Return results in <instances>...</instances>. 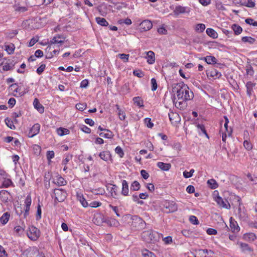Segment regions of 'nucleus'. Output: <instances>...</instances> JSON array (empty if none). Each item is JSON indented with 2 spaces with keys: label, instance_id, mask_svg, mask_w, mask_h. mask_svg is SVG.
<instances>
[{
  "label": "nucleus",
  "instance_id": "f257e3e1",
  "mask_svg": "<svg viewBox=\"0 0 257 257\" xmlns=\"http://www.w3.org/2000/svg\"><path fill=\"white\" fill-rule=\"evenodd\" d=\"M173 91L175 93L173 103L176 107L183 110L187 107V101L193 99L194 94L189 87L183 82L175 84Z\"/></svg>",
  "mask_w": 257,
  "mask_h": 257
},
{
  "label": "nucleus",
  "instance_id": "f03ea898",
  "mask_svg": "<svg viewBox=\"0 0 257 257\" xmlns=\"http://www.w3.org/2000/svg\"><path fill=\"white\" fill-rule=\"evenodd\" d=\"M142 238L147 243H155L160 238V234L152 229L144 231L141 235Z\"/></svg>",
  "mask_w": 257,
  "mask_h": 257
},
{
  "label": "nucleus",
  "instance_id": "7ed1b4c3",
  "mask_svg": "<svg viewBox=\"0 0 257 257\" xmlns=\"http://www.w3.org/2000/svg\"><path fill=\"white\" fill-rule=\"evenodd\" d=\"M63 37L61 35H57L54 36L49 42V46L47 47L46 51H50L52 49L59 48L62 44L64 41L62 40Z\"/></svg>",
  "mask_w": 257,
  "mask_h": 257
},
{
  "label": "nucleus",
  "instance_id": "20e7f679",
  "mask_svg": "<svg viewBox=\"0 0 257 257\" xmlns=\"http://www.w3.org/2000/svg\"><path fill=\"white\" fill-rule=\"evenodd\" d=\"M145 222L140 217L137 215L132 216L131 226L132 229L136 230H141L145 227Z\"/></svg>",
  "mask_w": 257,
  "mask_h": 257
},
{
  "label": "nucleus",
  "instance_id": "39448f33",
  "mask_svg": "<svg viewBox=\"0 0 257 257\" xmlns=\"http://www.w3.org/2000/svg\"><path fill=\"white\" fill-rule=\"evenodd\" d=\"M67 192L62 189H55L52 197L55 198V201L57 202H63L67 197Z\"/></svg>",
  "mask_w": 257,
  "mask_h": 257
},
{
  "label": "nucleus",
  "instance_id": "423d86ee",
  "mask_svg": "<svg viewBox=\"0 0 257 257\" xmlns=\"http://www.w3.org/2000/svg\"><path fill=\"white\" fill-rule=\"evenodd\" d=\"M27 235L30 239L36 240L40 236V231L36 227L31 226L29 228Z\"/></svg>",
  "mask_w": 257,
  "mask_h": 257
},
{
  "label": "nucleus",
  "instance_id": "0eeeda50",
  "mask_svg": "<svg viewBox=\"0 0 257 257\" xmlns=\"http://www.w3.org/2000/svg\"><path fill=\"white\" fill-rule=\"evenodd\" d=\"M163 206L168 210V212H174L178 209L177 204L172 201L166 200L163 203Z\"/></svg>",
  "mask_w": 257,
  "mask_h": 257
},
{
  "label": "nucleus",
  "instance_id": "6e6552de",
  "mask_svg": "<svg viewBox=\"0 0 257 257\" xmlns=\"http://www.w3.org/2000/svg\"><path fill=\"white\" fill-rule=\"evenodd\" d=\"M191 11V9L188 7H183L180 5L177 6L175 7L173 13L175 15L178 16L182 14H189Z\"/></svg>",
  "mask_w": 257,
  "mask_h": 257
},
{
  "label": "nucleus",
  "instance_id": "1a4fd4ad",
  "mask_svg": "<svg viewBox=\"0 0 257 257\" xmlns=\"http://www.w3.org/2000/svg\"><path fill=\"white\" fill-rule=\"evenodd\" d=\"M153 24L151 21L145 20L140 24V30L141 32H146L152 29Z\"/></svg>",
  "mask_w": 257,
  "mask_h": 257
},
{
  "label": "nucleus",
  "instance_id": "9d476101",
  "mask_svg": "<svg viewBox=\"0 0 257 257\" xmlns=\"http://www.w3.org/2000/svg\"><path fill=\"white\" fill-rule=\"evenodd\" d=\"M107 190L110 194L111 196L116 198L118 195V188L114 184H108L106 186Z\"/></svg>",
  "mask_w": 257,
  "mask_h": 257
},
{
  "label": "nucleus",
  "instance_id": "9b49d317",
  "mask_svg": "<svg viewBox=\"0 0 257 257\" xmlns=\"http://www.w3.org/2000/svg\"><path fill=\"white\" fill-rule=\"evenodd\" d=\"M171 123L176 125L180 122V117L177 113L171 112L168 114Z\"/></svg>",
  "mask_w": 257,
  "mask_h": 257
},
{
  "label": "nucleus",
  "instance_id": "f8f14e48",
  "mask_svg": "<svg viewBox=\"0 0 257 257\" xmlns=\"http://www.w3.org/2000/svg\"><path fill=\"white\" fill-rule=\"evenodd\" d=\"M40 124L39 123H35L30 130L28 133V137L29 138H33L38 134H39L40 130Z\"/></svg>",
  "mask_w": 257,
  "mask_h": 257
},
{
  "label": "nucleus",
  "instance_id": "ddd939ff",
  "mask_svg": "<svg viewBox=\"0 0 257 257\" xmlns=\"http://www.w3.org/2000/svg\"><path fill=\"white\" fill-rule=\"evenodd\" d=\"M236 215L238 216L239 218L242 221L246 220L248 217L244 208L241 207V206H238Z\"/></svg>",
  "mask_w": 257,
  "mask_h": 257
},
{
  "label": "nucleus",
  "instance_id": "4468645a",
  "mask_svg": "<svg viewBox=\"0 0 257 257\" xmlns=\"http://www.w3.org/2000/svg\"><path fill=\"white\" fill-rule=\"evenodd\" d=\"M215 201L220 206L225 208L226 209H229L230 208V205L228 202L225 200H224L221 197L218 196L215 199Z\"/></svg>",
  "mask_w": 257,
  "mask_h": 257
},
{
  "label": "nucleus",
  "instance_id": "2eb2a0df",
  "mask_svg": "<svg viewBox=\"0 0 257 257\" xmlns=\"http://www.w3.org/2000/svg\"><path fill=\"white\" fill-rule=\"evenodd\" d=\"M53 183L58 186H61L66 185L67 181L62 177L58 175L56 176V179L53 180Z\"/></svg>",
  "mask_w": 257,
  "mask_h": 257
},
{
  "label": "nucleus",
  "instance_id": "dca6fc26",
  "mask_svg": "<svg viewBox=\"0 0 257 257\" xmlns=\"http://www.w3.org/2000/svg\"><path fill=\"white\" fill-rule=\"evenodd\" d=\"M121 194L124 196H127L129 195L128 184L125 180H122V189Z\"/></svg>",
  "mask_w": 257,
  "mask_h": 257
},
{
  "label": "nucleus",
  "instance_id": "f3484780",
  "mask_svg": "<svg viewBox=\"0 0 257 257\" xmlns=\"http://www.w3.org/2000/svg\"><path fill=\"white\" fill-rule=\"evenodd\" d=\"M15 63L14 61H7L5 63H2L3 70L4 71H9L14 69Z\"/></svg>",
  "mask_w": 257,
  "mask_h": 257
},
{
  "label": "nucleus",
  "instance_id": "a211bd4d",
  "mask_svg": "<svg viewBox=\"0 0 257 257\" xmlns=\"http://www.w3.org/2000/svg\"><path fill=\"white\" fill-rule=\"evenodd\" d=\"M25 203L26 204L25 211L24 215L26 217L29 214L30 206L32 203V199L31 196L28 195L25 199Z\"/></svg>",
  "mask_w": 257,
  "mask_h": 257
},
{
  "label": "nucleus",
  "instance_id": "6ab92c4d",
  "mask_svg": "<svg viewBox=\"0 0 257 257\" xmlns=\"http://www.w3.org/2000/svg\"><path fill=\"white\" fill-rule=\"evenodd\" d=\"M10 177V176L8 175L6 179L2 181V184L1 186V188H8L10 186H14V184Z\"/></svg>",
  "mask_w": 257,
  "mask_h": 257
},
{
  "label": "nucleus",
  "instance_id": "aec40b11",
  "mask_svg": "<svg viewBox=\"0 0 257 257\" xmlns=\"http://www.w3.org/2000/svg\"><path fill=\"white\" fill-rule=\"evenodd\" d=\"M230 200H232L231 204L234 206H239L241 205V198L238 196L231 195Z\"/></svg>",
  "mask_w": 257,
  "mask_h": 257
},
{
  "label": "nucleus",
  "instance_id": "412c9836",
  "mask_svg": "<svg viewBox=\"0 0 257 257\" xmlns=\"http://www.w3.org/2000/svg\"><path fill=\"white\" fill-rule=\"evenodd\" d=\"M33 105L38 111L40 113H43L44 112V107L40 103L38 98H36L33 102Z\"/></svg>",
  "mask_w": 257,
  "mask_h": 257
},
{
  "label": "nucleus",
  "instance_id": "4be33fe9",
  "mask_svg": "<svg viewBox=\"0 0 257 257\" xmlns=\"http://www.w3.org/2000/svg\"><path fill=\"white\" fill-rule=\"evenodd\" d=\"M10 194L9 192L6 190H2L0 191V199L1 200L4 202H7Z\"/></svg>",
  "mask_w": 257,
  "mask_h": 257
},
{
  "label": "nucleus",
  "instance_id": "5701e85b",
  "mask_svg": "<svg viewBox=\"0 0 257 257\" xmlns=\"http://www.w3.org/2000/svg\"><path fill=\"white\" fill-rule=\"evenodd\" d=\"M194 124L196 125L199 135H201V134H204L207 138H209V136L206 133L205 126L203 124L198 123L196 122H194Z\"/></svg>",
  "mask_w": 257,
  "mask_h": 257
},
{
  "label": "nucleus",
  "instance_id": "b1692460",
  "mask_svg": "<svg viewBox=\"0 0 257 257\" xmlns=\"http://www.w3.org/2000/svg\"><path fill=\"white\" fill-rule=\"evenodd\" d=\"M230 227L232 232H237L239 231L240 228L236 221L231 218L230 221Z\"/></svg>",
  "mask_w": 257,
  "mask_h": 257
},
{
  "label": "nucleus",
  "instance_id": "393cba45",
  "mask_svg": "<svg viewBox=\"0 0 257 257\" xmlns=\"http://www.w3.org/2000/svg\"><path fill=\"white\" fill-rule=\"evenodd\" d=\"M147 59L149 64H153L155 61V53L152 51L148 52L147 53Z\"/></svg>",
  "mask_w": 257,
  "mask_h": 257
},
{
  "label": "nucleus",
  "instance_id": "a878e982",
  "mask_svg": "<svg viewBox=\"0 0 257 257\" xmlns=\"http://www.w3.org/2000/svg\"><path fill=\"white\" fill-rule=\"evenodd\" d=\"M157 166L163 171H168L171 167L170 163H165L163 162H159L157 163Z\"/></svg>",
  "mask_w": 257,
  "mask_h": 257
},
{
  "label": "nucleus",
  "instance_id": "bb28decb",
  "mask_svg": "<svg viewBox=\"0 0 257 257\" xmlns=\"http://www.w3.org/2000/svg\"><path fill=\"white\" fill-rule=\"evenodd\" d=\"M243 239L247 241H253L256 239V235L253 233H245L243 236Z\"/></svg>",
  "mask_w": 257,
  "mask_h": 257
},
{
  "label": "nucleus",
  "instance_id": "cd10ccee",
  "mask_svg": "<svg viewBox=\"0 0 257 257\" xmlns=\"http://www.w3.org/2000/svg\"><path fill=\"white\" fill-rule=\"evenodd\" d=\"M255 84L251 81L247 82L246 84L247 94L250 96L253 92V88L255 86Z\"/></svg>",
  "mask_w": 257,
  "mask_h": 257
},
{
  "label": "nucleus",
  "instance_id": "c85d7f7f",
  "mask_svg": "<svg viewBox=\"0 0 257 257\" xmlns=\"http://www.w3.org/2000/svg\"><path fill=\"white\" fill-rule=\"evenodd\" d=\"M99 156L104 161H108L111 157V155L109 151L101 152L99 153Z\"/></svg>",
  "mask_w": 257,
  "mask_h": 257
},
{
  "label": "nucleus",
  "instance_id": "c756f323",
  "mask_svg": "<svg viewBox=\"0 0 257 257\" xmlns=\"http://www.w3.org/2000/svg\"><path fill=\"white\" fill-rule=\"evenodd\" d=\"M203 59L208 64H214L217 62V59L213 56H207Z\"/></svg>",
  "mask_w": 257,
  "mask_h": 257
},
{
  "label": "nucleus",
  "instance_id": "7c9ffc66",
  "mask_svg": "<svg viewBox=\"0 0 257 257\" xmlns=\"http://www.w3.org/2000/svg\"><path fill=\"white\" fill-rule=\"evenodd\" d=\"M77 198L84 207H88V204L82 194H77Z\"/></svg>",
  "mask_w": 257,
  "mask_h": 257
},
{
  "label": "nucleus",
  "instance_id": "2f4dec72",
  "mask_svg": "<svg viewBox=\"0 0 257 257\" xmlns=\"http://www.w3.org/2000/svg\"><path fill=\"white\" fill-rule=\"evenodd\" d=\"M237 244H238L239 245L242 251H243V252L252 251V249L249 247L248 244L247 243H243L242 242H238Z\"/></svg>",
  "mask_w": 257,
  "mask_h": 257
},
{
  "label": "nucleus",
  "instance_id": "473e14b6",
  "mask_svg": "<svg viewBox=\"0 0 257 257\" xmlns=\"http://www.w3.org/2000/svg\"><path fill=\"white\" fill-rule=\"evenodd\" d=\"M10 214L9 212H5L0 218V222L3 225H5L8 222Z\"/></svg>",
  "mask_w": 257,
  "mask_h": 257
},
{
  "label": "nucleus",
  "instance_id": "72a5a7b5",
  "mask_svg": "<svg viewBox=\"0 0 257 257\" xmlns=\"http://www.w3.org/2000/svg\"><path fill=\"white\" fill-rule=\"evenodd\" d=\"M115 107L116 108L117 111V114L119 117V118L121 120H123L125 119V113L124 111L122 110L119 106L118 104L115 105Z\"/></svg>",
  "mask_w": 257,
  "mask_h": 257
},
{
  "label": "nucleus",
  "instance_id": "f704fd0d",
  "mask_svg": "<svg viewBox=\"0 0 257 257\" xmlns=\"http://www.w3.org/2000/svg\"><path fill=\"white\" fill-rule=\"evenodd\" d=\"M206 34L212 38H217L218 37L217 33L213 29L207 28L206 30Z\"/></svg>",
  "mask_w": 257,
  "mask_h": 257
},
{
  "label": "nucleus",
  "instance_id": "c9c22d12",
  "mask_svg": "<svg viewBox=\"0 0 257 257\" xmlns=\"http://www.w3.org/2000/svg\"><path fill=\"white\" fill-rule=\"evenodd\" d=\"M99 135L100 136L107 139H111L113 136V133L108 130H105L104 133H100Z\"/></svg>",
  "mask_w": 257,
  "mask_h": 257
},
{
  "label": "nucleus",
  "instance_id": "e433bc0d",
  "mask_svg": "<svg viewBox=\"0 0 257 257\" xmlns=\"http://www.w3.org/2000/svg\"><path fill=\"white\" fill-rule=\"evenodd\" d=\"M56 131L58 135L60 136L68 135L70 133V131L68 129L63 127L58 128Z\"/></svg>",
  "mask_w": 257,
  "mask_h": 257
},
{
  "label": "nucleus",
  "instance_id": "4c0bfd02",
  "mask_svg": "<svg viewBox=\"0 0 257 257\" xmlns=\"http://www.w3.org/2000/svg\"><path fill=\"white\" fill-rule=\"evenodd\" d=\"M231 29L234 31L235 35H238L242 31V28L238 25L233 24L231 26Z\"/></svg>",
  "mask_w": 257,
  "mask_h": 257
},
{
  "label": "nucleus",
  "instance_id": "58836bf2",
  "mask_svg": "<svg viewBox=\"0 0 257 257\" xmlns=\"http://www.w3.org/2000/svg\"><path fill=\"white\" fill-rule=\"evenodd\" d=\"M95 19L97 23L100 26H107L108 25V23L104 18L101 17H96Z\"/></svg>",
  "mask_w": 257,
  "mask_h": 257
},
{
  "label": "nucleus",
  "instance_id": "ea45409f",
  "mask_svg": "<svg viewBox=\"0 0 257 257\" xmlns=\"http://www.w3.org/2000/svg\"><path fill=\"white\" fill-rule=\"evenodd\" d=\"M133 101L137 106L140 107L144 106V101L141 97L139 96L135 97L133 98Z\"/></svg>",
  "mask_w": 257,
  "mask_h": 257
},
{
  "label": "nucleus",
  "instance_id": "a19ab883",
  "mask_svg": "<svg viewBox=\"0 0 257 257\" xmlns=\"http://www.w3.org/2000/svg\"><path fill=\"white\" fill-rule=\"evenodd\" d=\"M140 184L138 181H134L131 185V190L133 191H138L140 189Z\"/></svg>",
  "mask_w": 257,
  "mask_h": 257
},
{
  "label": "nucleus",
  "instance_id": "79ce46f5",
  "mask_svg": "<svg viewBox=\"0 0 257 257\" xmlns=\"http://www.w3.org/2000/svg\"><path fill=\"white\" fill-rule=\"evenodd\" d=\"M15 49V46L13 44H10L5 45V50L9 54H11L14 53Z\"/></svg>",
  "mask_w": 257,
  "mask_h": 257
},
{
  "label": "nucleus",
  "instance_id": "37998d69",
  "mask_svg": "<svg viewBox=\"0 0 257 257\" xmlns=\"http://www.w3.org/2000/svg\"><path fill=\"white\" fill-rule=\"evenodd\" d=\"M205 29V25L203 24H198L195 26V30L197 33H202Z\"/></svg>",
  "mask_w": 257,
  "mask_h": 257
},
{
  "label": "nucleus",
  "instance_id": "c03bdc74",
  "mask_svg": "<svg viewBox=\"0 0 257 257\" xmlns=\"http://www.w3.org/2000/svg\"><path fill=\"white\" fill-rule=\"evenodd\" d=\"M48 52H50V53H48L47 56H46V57L47 58H52L54 55H57L59 54V49H57L56 48H55V49H52L50 51H48Z\"/></svg>",
  "mask_w": 257,
  "mask_h": 257
},
{
  "label": "nucleus",
  "instance_id": "a18cd8bd",
  "mask_svg": "<svg viewBox=\"0 0 257 257\" xmlns=\"http://www.w3.org/2000/svg\"><path fill=\"white\" fill-rule=\"evenodd\" d=\"M241 40L244 43H248L250 44H252L255 42V39L251 37L245 36L242 38Z\"/></svg>",
  "mask_w": 257,
  "mask_h": 257
},
{
  "label": "nucleus",
  "instance_id": "49530a36",
  "mask_svg": "<svg viewBox=\"0 0 257 257\" xmlns=\"http://www.w3.org/2000/svg\"><path fill=\"white\" fill-rule=\"evenodd\" d=\"M107 223L110 225V226H117L119 225V222L115 219L110 218V219L107 220Z\"/></svg>",
  "mask_w": 257,
  "mask_h": 257
},
{
  "label": "nucleus",
  "instance_id": "de8ad7c7",
  "mask_svg": "<svg viewBox=\"0 0 257 257\" xmlns=\"http://www.w3.org/2000/svg\"><path fill=\"white\" fill-rule=\"evenodd\" d=\"M207 184L211 189H216L218 187V184L214 179H210L208 180Z\"/></svg>",
  "mask_w": 257,
  "mask_h": 257
},
{
  "label": "nucleus",
  "instance_id": "09e8293b",
  "mask_svg": "<svg viewBox=\"0 0 257 257\" xmlns=\"http://www.w3.org/2000/svg\"><path fill=\"white\" fill-rule=\"evenodd\" d=\"M5 121L6 124L9 128H10L11 129H13V130L15 129L16 127L14 124V122L10 118H9L8 117H7V118H5Z\"/></svg>",
  "mask_w": 257,
  "mask_h": 257
},
{
  "label": "nucleus",
  "instance_id": "8fccbe9b",
  "mask_svg": "<svg viewBox=\"0 0 257 257\" xmlns=\"http://www.w3.org/2000/svg\"><path fill=\"white\" fill-rule=\"evenodd\" d=\"M221 75V73L216 69H213L210 71V76L214 78H218Z\"/></svg>",
  "mask_w": 257,
  "mask_h": 257
},
{
  "label": "nucleus",
  "instance_id": "3c124183",
  "mask_svg": "<svg viewBox=\"0 0 257 257\" xmlns=\"http://www.w3.org/2000/svg\"><path fill=\"white\" fill-rule=\"evenodd\" d=\"M24 227L22 226L18 225L15 227L14 231L18 235L22 234L24 231Z\"/></svg>",
  "mask_w": 257,
  "mask_h": 257
},
{
  "label": "nucleus",
  "instance_id": "603ef678",
  "mask_svg": "<svg viewBox=\"0 0 257 257\" xmlns=\"http://www.w3.org/2000/svg\"><path fill=\"white\" fill-rule=\"evenodd\" d=\"M224 118L225 119V123L224 124V127L225 130V132L228 133V136H230L231 135V131L230 128L229 130H228V123L229 122V120L226 116H224Z\"/></svg>",
  "mask_w": 257,
  "mask_h": 257
},
{
  "label": "nucleus",
  "instance_id": "864d4df0",
  "mask_svg": "<svg viewBox=\"0 0 257 257\" xmlns=\"http://www.w3.org/2000/svg\"><path fill=\"white\" fill-rule=\"evenodd\" d=\"M115 152L119 156L122 158L124 156V152L120 146H117L115 149Z\"/></svg>",
  "mask_w": 257,
  "mask_h": 257
},
{
  "label": "nucleus",
  "instance_id": "5fc2aeb1",
  "mask_svg": "<svg viewBox=\"0 0 257 257\" xmlns=\"http://www.w3.org/2000/svg\"><path fill=\"white\" fill-rule=\"evenodd\" d=\"M215 6L216 8L218 10L223 11L225 9L224 5L222 3V2L220 1H216L215 2Z\"/></svg>",
  "mask_w": 257,
  "mask_h": 257
},
{
  "label": "nucleus",
  "instance_id": "6e6d98bb",
  "mask_svg": "<svg viewBox=\"0 0 257 257\" xmlns=\"http://www.w3.org/2000/svg\"><path fill=\"white\" fill-rule=\"evenodd\" d=\"M87 105L86 103H77L76 104V108L79 110L83 111L86 109Z\"/></svg>",
  "mask_w": 257,
  "mask_h": 257
},
{
  "label": "nucleus",
  "instance_id": "4d7b16f0",
  "mask_svg": "<svg viewBox=\"0 0 257 257\" xmlns=\"http://www.w3.org/2000/svg\"><path fill=\"white\" fill-rule=\"evenodd\" d=\"M189 221L193 224L197 225L199 224V221L197 218L194 215H191L190 216Z\"/></svg>",
  "mask_w": 257,
  "mask_h": 257
},
{
  "label": "nucleus",
  "instance_id": "13d9d810",
  "mask_svg": "<svg viewBox=\"0 0 257 257\" xmlns=\"http://www.w3.org/2000/svg\"><path fill=\"white\" fill-rule=\"evenodd\" d=\"M118 56L119 57L120 59L122 60L124 62H126L128 60L130 55L129 54H119L118 55Z\"/></svg>",
  "mask_w": 257,
  "mask_h": 257
},
{
  "label": "nucleus",
  "instance_id": "bf43d9fd",
  "mask_svg": "<svg viewBox=\"0 0 257 257\" xmlns=\"http://www.w3.org/2000/svg\"><path fill=\"white\" fill-rule=\"evenodd\" d=\"M142 254L144 257H153L155 256L153 253L147 249L143 251Z\"/></svg>",
  "mask_w": 257,
  "mask_h": 257
},
{
  "label": "nucleus",
  "instance_id": "052dcab7",
  "mask_svg": "<svg viewBox=\"0 0 257 257\" xmlns=\"http://www.w3.org/2000/svg\"><path fill=\"white\" fill-rule=\"evenodd\" d=\"M46 68V65L45 64H41V65L37 68L36 72L39 74H41L44 71Z\"/></svg>",
  "mask_w": 257,
  "mask_h": 257
},
{
  "label": "nucleus",
  "instance_id": "680f3d73",
  "mask_svg": "<svg viewBox=\"0 0 257 257\" xmlns=\"http://www.w3.org/2000/svg\"><path fill=\"white\" fill-rule=\"evenodd\" d=\"M144 122L145 124L147 125V126L149 128H152L154 125V124L152 122L151 119L150 118H146L144 119Z\"/></svg>",
  "mask_w": 257,
  "mask_h": 257
},
{
  "label": "nucleus",
  "instance_id": "e2e57ef3",
  "mask_svg": "<svg viewBox=\"0 0 257 257\" xmlns=\"http://www.w3.org/2000/svg\"><path fill=\"white\" fill-rule=\"evenodd\" d=\"M151 85H152V88H151L152 90V91L156 90L157 88V84L156 80L154 78H153L151 80Z\"/></svg>",
  "mask_w": 257,
  "mask_h": 257
},
{
  "label": "nucleus",
  "instance_id": "0e129e2a",
  "mask_svg": "<svg viewBox=\"0 0 257 257\" xmlns=\"http://www.w3.org/2000/svg\"><path fill=\"white\" fill-rule=\"evenodd\" d=\"M243 146L246 150L248 151L250 150L252 148V144L247 140L244 141Z\"/></svg>",
  "mask_w": 257,
  "mask_h": 257
},
{
  "label": "nucleus",
  "instance_id": "69168bd1",
  "mask_svg": "<svg viewBox=\"0 0 257 257\" xmlns=\"http://www.w3.org/2000/svg\"><path fill=\"white\" fill-rule=\"evenodd\" d=\"M133 74L139 78H142L144 76L143 72L140 70H135Z\"/></svg>",
  "mask_w": 257,
  "mask_h": 257
},
{
  "label": "nucleus",
  "instance_id": "338daca9",
  "mask_svg": "<svg viewBox=\"0 0 257 257\" xmlns=\"http://www.w3.org/2000/svg\"><path fill=\"white\" fill-rule=\"evenodd\" d=\"M0 257H8V254L3 246L0 245Z\"/></svg>",
  "mask_w": 257,
  "mask_h": 257
},
{
  "label": "nucleus",
  "instance_id": "774afa93",
  "mask_svg": "<svg viewBox=\"0 0 257 257\" xmlns=\"http://www.w3.org/2000/svg\"><path fill=\"white\" fill-rule=\"evenodd\" d=\"M206 232L209 235H216L217 233L216 230L211 228H208L206 230Z\"/></svg>",
  "mask_w": 257,
  "mask_h": 257
}]
</instances>
